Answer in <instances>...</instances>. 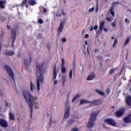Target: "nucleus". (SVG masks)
<instances>
[{"mask_svg":"<svg viewBox=\"0 0 131 131\" xmlns=\"http://www.w3.org/2000/svg\"><path fill=\"white\" fill-rule=\"evenodd\" d=\"M104 31H105V32H108V30H107V29H106V28H104Z\"/></svg>","mask_w":131,"mask_h":131,"instance_id":"56","label":"nucleus"},{"mask_svg":"<svg viewBox=\"0 0 131 131\" xmlns=\"http://www.w3.org/2000/svg\"><path fill=\"white\" fill-rule=\"evenodd\" d=\"M29 5H30V6H35L36 4V1L34 0H29L28 1Z\"/></svg>","mask_w":131,"mask_h":131,"instance_id":"20","label":"nucleus"},{"mask_svg":"<svg viewBox=\"0 0 131 131\" xmlns=\"http://www.w3.org/2000/svg\"><path fill=\"white\" fill-rule=\"evenodd\" d=\"M93 27H92L91 28H90V31H92V30H93Z\"/></svg>","mask_w":131,"mask_h":131,"instance_id":"59","label":"nucleus"},{"mask_svg":"<svg viewBox=\"0 0 131 131\" xmlns=\"http://www.w3.org/2000/svg\"><path fill=\"white\" fill-rule=\"evenodd\" d=\"M124 122L125 123H129L131 122V114L127 116L124 119Z\"/></svg>","mask_w":131,"mask_h":131,"instance_id":"16","label":"nucleus"},{"mask_svg":"<svg viewBox=\"0 0 131 131\" xmlns=\"http://www.w3.org/2000/svg\"><path fill=\"white\" fill-rule=\"evenodd\" d=\"M50 125H51V124H52V118H50Z\"/></svg>","mask_w":131,"mask_h":131,"instance_id":"57","label":"nucleus"},{"mask_svg":"<svg viewBox=\"0 0 131 131\" xmlns=\"http://www.w3.org/2000/svg\"><path fill=\"white\" fill-rule=\"evenodd\" d=\"M30 88L31 92H33V83H32V81L30 82Z\"/></svg>","mask_w":131,"mask_h":131,"instance_id":"33","label":"nucleus"},{"mask_svg":"<svg viewBox=\"0 0 131 131\" xmlns=\"http://www.w3.org/2000/svg\"><path fill=\"white\" fill-rule=\"evenodd\" d=\"M126 103L128 106H131V97L128 96L126 100Z\"/></svg>","mask_w":131,"mask_h":131,"instance_id":"19","label":"nucleus"},{"mask_svg":"<svg viewBox=\"0 0 131 131\" xmlns=\"http://www.w3.org/2000/svg\"><path fill=\"white\" fill-rule=\"evenodd\" d=\"M89 34H86L85 35V38H89Z\"/></svg>","mask_w":131,"mask_h":131,"instance_id":"52","label":"nucleus"},{"mask_svg":"<svg viewBox=\"0 0 131 131\" xmlns=\"http://www.w3.org/2000/svg\"><path fill=\"white\" fill-rule=\"evenodd\" d=\"M14 53L11 51H8L7 52H5V55H8V56H13Z\"/></svg>","mask_w":131,"mask_h":131,"instance_id":"23","label":"nucleus"},{"mask_svg":"<svg viewBox=\"0 0 131 131\" xmlns=\"http://www.w3.org/2000/svg\"><path fill=\"white\" fill-rule=\"evenodd\" d=\"M57 64H55L53 67V78L52 80H55L57 78Z\"/></svg>","mask_w":131,"mask_h":131,"instance_id":"12","label":"nucleus"},{"mask_svg":"<svg viewBox=\"0 0 131 131\" xmlns=\"http://www.w3.org/2000/svg\"><path fill=\"white\" fill-rule=\"evenodd\" d=\"M31 61H32V58L30 55H28V57L26 58L24 60V65L25 66L24 68L26 70H27L30 66L31 65Z\"/></svg>","mask_w":131,"mask_h":131,"instance_id":"4","label":"nucleus"},{"mask_svg":"<svg viewBox=\"0 0 131 131\" xmlns=\"http://www.w3.org/2000/svg\"><path fill=\"white\" fill-rule=\"evenodd\" d=\"M125 112V108H120L119 111L116 112V115L118 116V117H121V116H123V114H124Z\"/></svg>","mask_w":131,"mask_h":131,"instance_id":"11","label":"nucleus"},{"mask_svg":"<svg viewBox=\"0 0 131 131\" xmlns=\"http://www.w3.org/2000/svg\"><path fill=\"white\" fill-rule=\"evenodd\" d=\"M121 73H122V71H120V74H121Z\"/></svg>","mask_w":131,"mask_h":131,"instance_id":"62","label":"nucleus"},{"mask_svg":"<svg viewBox=\"0 0 131 131\" xmlns=\"http://www.w3.org/2000/svg\"><path fill=\"white\" fill-rule=\"evenodd\" d=\"M0 126L3 127H8V122H7L5 119L0 118Z\"/></svg>","mask_w":131,"mask_h":131,"instance_id":"13","label":"nucleus"},{"mask_svg":"<svg viewBox=\"0 0 131 131\" xmlns=\"http://www.w3.org/2000/svg\"><path fill=\"white\" fill-rule=\"evenodd\" d=\"M61 41L62 42H66V41H67V40L66 39V38H62L61 39Z\"/></svg>","mask_w":131,"mask_h":131,"instance_id":"39","label":"nucleus"},{"mask_svg":"<svg viewBox=\"0 0 131 131\" xmlns=\"http://www.w3.org/2000/svg\"><path fill=\"white\" fill-rule=\"evenodd\" d=\"M87 53L88 55H91V53L90 52V50H89V47L87 48Z\"/></svg>","mask_w":131,"mask_h":131,"instance_id":"48","label":"nucleus"},{"mask_svg":"<svg viewBox=\"0 0 131 131\" xmlns=\"http://www.w3.org/2000/svg\"><path fill=\"white\" fill-rule=\"evenodd\" d=\"M43 13H47V9L46 8H43Z\"/></svg>","mask_w":131,"mask_h":131,"instance_id":"50","label":"nucleus"},{"mask_svg":"<svg viewBox=\"0 0 131 131\" xmlns=\"http://www.w3.org/2000/svg\"><path fill=\"white\" fill-rule=\"evenodd\" d=\"M106 94H107V95H109V94H110V89H107L106 90Z\"/></svg>","mask_w":131,"mask_h":131,"instance_id":"43","label":"nucleus"},{"mask_svg":"<svg viewBox=\"0 0 131 131\" xmlns=\"http://www.w3.org/2000/svg\"><path fill=\"white\" fill-rule=\"evenodd\" d=\"M125 22H127L128 23H129V21L128 20V19H127V18L125 19Z\"/></svg>","mask_w":131,"mask_h":131,"instance_id":"54","label":"nucleus"},{"mask_svg":"<svg viewBox=\"0 0 131 131\" xmlns=\"http://www.w3.org/2000/svg\"><path fill=\"white\" fill-rule=\"evenodd\" d=\"M57 17H61L62 16V13H59V12H57L56 13Z\"/></svg>","mask_w":131,"mask_h":131,"instance_id":"38","label":"nucleus"},{"mask_svg":"<svg viewBox=\"0 0 131 131\" xmlns=\"http://www.w3.org/2000/svg\"><path fill=\"white\" fill-rule=\"evenodd\" d=\"M17 33V29L16 28H12L11 31V38H12V43L13 47H14V43L16 40V34Z\"/></svg>","mask_w":131,"mask_h":131,"instance_id":"6","label":"nucleus"},{"mask_svg":"<svg viewBox=\"0 0 131 131\" xmlns=\"http://www.w3.org/2000/svg\"><path fill=\"white\" fill-rule=\"evenodd\" d=\"M101 104H102V100H101V99L95 100L90 102L91 107L98 106L99 105H101Z\"/></svg>","mask_w":131,"mask_h":131,"instance_id":"9","label":"nucleus"},{"mask_svg":"<svg viewBox=\"0 0 131 131\" xmlns=\"http://www.w3.org/2000/svg\"><path fill=\"white\" fill-rule=\"evenodd\" d=\"M43 66H45L44 63H41V64L37 65L36 66V71L37 73H39V75L38 79L37 80V91H39L40 90V83L43 82V74L45 73V71L43 70Z\"/></svg>","mask_w":131,"mask_h":131,"instance_id":"2","label":"nucleus"},{"mask_svg":"<svg viewBox=\"0 0 131 131\" xmlns=\"http://www.w3.org/2000/svg\"><path fill=\"white\" fill-rule=\"evenodd\" d=\"M85 46H88V41L86 40L85 41Z\"/></svg>","mask_w":131,"mask_h":131,"instance_id":"58","label":"nucleus"},{"mask_svg":"<svg viewBox=\"0 0 131 131\" xmlns=\"http://www.w3.org/2000/svg\"><path fill=\"white\" fill-rule=\"evenodd\" d=\"M119 4H120L119 2H114L112 5V7L110 8V14L113 17H114V16H115V11H114V6H116V5H119Z\"/></svg>","mask_w":131,"mask_h":131,"instance_id":"8","label":"nucleus"},{"mask_svg":"<svg viewBox=\"0 0 131 131\" xmlns=\"http://www.w3.org/2000/svg\"><path fill=\"white\" fill-rule=\"evenodd\" d=\"M115 70H117V68L112 69L109 72V74H113V73H114V71H115Z\"/></svg>","mask_w":131,"mask_h":131,"instance_id":"29","label":"nucleus"},{"mask_svg":"<svg viewBox=\"0 0 131 131\" xmlns=\"http://www.w3.org/2000/svg\"><path fill=\"white\" fill-rule=\"evenodd\" d=\"M78 98H79V94H76L75 95V96L73 98L72 102V103H73L75 101V100H76V99H77Z\"/></svg>","mask_w":131,"mask_h":131,"instance_id":"30","label":"nucleus"},{"mask_svg":"<svg viewBox=\"0 0 131 131\" xmlns=\"http://www.w3.org/2000/svg\"><path fill=\"white\" fill-rule=\"evenodd\" d=\"M95 78V74H93L92 75H90L89 76L87 80H92Z\"/></svg>","mask_w":131,"mask_h":131,"instance_id":"25","label":"nucleus"},{"mask_svg":"<svg viewBox=\"0 0 131 131\" xmlns=\"http://www.w3.org/2000/svg\"><path fill=\"white\" fill-rule=\"evenodd\" d=\"M9 114L10 120H15V116L12 113H9Z\"/></svg>","mask_w":131,"mask_h":131,"instance_id":"22","label":"nucleus"},{"mask_svg":"<svg viewBox=\"0 0 131 131\" xmlns=\"http://www.w3.org/2000/svg\"><path fill=\"white\" fill-rule=\"evenodd\" d=\"M96 93H98L99 95L100 96H105V93L102 91H100V90L96 89Z\"/></svg>","mask_w":131,"mask_h":131,"instance_id":"24","label":"nucleus"},{"mask_svg":"<svg viewBox=\"0 0 131 131\" xmlns=\"http://www.w3.org/2000/svg\"><path fill=\"white\" fill-rule=\"evenodd\" d=\"M104 122L107 124L108 125H111L112 126H116V122L112 118H107L104 120Z\"/></svg>","mask_w":131,"mask_h":131,"instance_id":"7","label":"nucleus"},{"mask_svg":"<svg viewBox=\"0 0 131 131\" xmlns=\"http://www.w3.org/2000/svg\"><path fill=\"white\" fill-rule=\"evenodd\" d=\"M61 71L62 73H63V74H65V73H66V68H65V60L63 58L62 59Z\"/></svg>","mask_w":131,"mask_h":131,"instance_id":"15","label":"nucleus"},{"mask_svg":"<svg viewBox=\"0 0 131 131\" xmlns=\"http://www.w3.org/2000/svg\"><path fill=\"white\" fill-rule=\"evenodd\" d=\"M26 4H27V0L23 1L21 4V7H22V8H23V7H24V6H25V5H26Z\"/></svg>","mask_w":131,"mask_h":131,"instance_id":"32","label":"nucleus"},{"mask_svg":"<svg viewBox=\"0 0 131 131\" xmlns=\"http://www.w3.org/2000/svg\"><path fill=\"white\" fill-rule=\"evenodd\" d=\"M104 25H105V21H100L99 24V30H100V31H102V30H103V29H104Z\"/></svg>","mask_w":131,"mask_h":131,"instance_id":"18","label":"nucleus"},{"mask_svg":"<svg viewBox=\"0 0 131 131\" xmlns=\"http://www.w3.org/2000/svg\"><path fill=\"white\" fill-rule=\"evenodd\" d=\"M62 14L63 15V16H66V13H65V12H64V11L63 10V9H62Z\"/></svg>","mask_w":131,"mask_h":131,"instance_id":"51","label":"nucleus"},{"mask_svg":"<svg viewBox=\"0 0 131 131\" xmlns=\"http://www.w3.org/2000/svg\"><path fill=\"white\" fill-rule=\"evenodd\" d=\"M69 112H70V107L69 106L66 109V111H65V113L63 117V118H64V119H67V118L69 117V115H70Z\"/></svg>","mask_w":131,"mask_h":131,"instance_id":"14","label":"nucleus"},{"mask_svg":"<svg viewBox=\"0 0 131 131\" xmlns=\"http://www.w3.org/2000/svg\"><path fill=\"white\" fill-rule=\"evenodd\" d=\"M4 69L6 70V71H7L9 76L12 78V80L14 81V83L15 84V77H14V72H13V70L11 69V68H10V67L7 65L4 67Z\"/></svg>","mask_w":131,"mask_h":131,"instance_id":"5","label":"nucleus"},{"mask_svg":"<svg viewBox=\"0 0 131 131\" xmlns=\"http://www.w3.org/2000/svg\"><path fill=\"white\" fill-rule=\"evenodd\" d=\"M64 22L61 21L59 25L58 28L57 29V35L59 36L61 33H62V31H63V29H64Z\"/></svg>","mask_w":131,"mask_h":131,"instance_id":"10","label":"nucleus"},{"mask_svg":"<svg viewBox=\"0 0 131 131\" xmlns=\"http://www.w3.org/2000/svg\"><path fill=\"white\" fill-rule=\"evenodd\" d=\"M84 49H85V45H84Z\"/></svg>","mask_w":131,"mask_h":131,"instance_id":"63","label":"nucleus"},{"mask_svg":"<svg viewBox=\"0 0 131 131\" xmlns=\"http://www.w3.org/2000/svg\"><path fill=\"white\" fill-rule=\"evenodd\" d=\"M74 122V121H73L72 120H70L69 121V124H72V123H73Z\"/></svg>","mask_w":131,"mask_h":131,"instance_id":"41","label":"nucleus"},{"mask_svg":"<svg viewBox=\"0 0 131 131\" xmlns=\"http://www.w3.org/2000/svg\"><path fill=\"white\" fill-rule=\"evenodd\" d=\"M38 22L39 24H43V20H42V19L40 18L38 20Z\"/></svg>","mask_w":131,"mask_h":131,"instance_id":"34","label":"nucleus"},{"mask_svg":"<svg viewBox=\"0 0 131 131\" xmlns=\"http://www.w3.org/2000/svg\"><path fill=\"white\" fill-rule=\"evenodd\" d=\"M98 26H94L93 28L94 30H97V29H98Z\"/></svg>","mask_w":131,"mask_h":131,"instance_id":"46","label":"nucleus"},{"mask_svg":"<svg viewBox=\"0 0 131 131\" xmlns=\"http://www.w3.org/2000/svg\"><path fill=\"white\" fill-rule=\"evenodd\" d=\"M106 20L107 21H108V22H111V21L112 20V19H111V18H109V17H106Z\"/></svg>","mask_w":131,"mask_h":131,"instance_id":"45","label":"nucleus"},{"mask_svg":"<svg viewBox=\"0 0 131 131\" xmlns=\"http://www.w3.org/2000/svg\"><path fill=\"white\" fill-rule=\"evenodd\" d=\"M6 19H7L6 17H4V16H3L2 15L0 16V20L2 22H5V21H6Z\"/></svg>","mask_w":131,"mask_h":131,"instance_id":"31","label":"nucleus"},{"mask_svg":"<svg viewBox=\"0 0 131 131\" xmlns=\"http://www.w3.org/2000/svg\"><path fill=\"white\" fill-rule=\"evenodd\" d=\"M5 105L6 107H8V106H9V103L7 102V100H5Z\"/></svg>","mask_w":131,"mask_h":131,"instance_id":"49","label":"nucleus"},{"mask_svg":"<svg viewBox=\"0 0 131 131\" xmlns=\"http://www.w3.org/2000/svg\"><path fill=\"white\" fill-rule=\"evenodd\" d=\"M99 113H92L89 120V122L87 124V127L88 128H93L95 125V122L97 119V116Z\"/></svg>","mask_w":131,"mask_h":131,"instance_id":"3","label":"nucleus"},{"mask_svg":"<svg viewBox=\"0 0 131 131\" xmlns=\"http://www.w3.org/2000/svg\"><path fill=\"white\" fill-rule=\"evenodd\" d=\"M95 11H96V13L98 12V11H99V8L98 7V3L97 4V6L95 8Z\"/></svg>","mask_w":131,"mask_h":131,"instance_id":"42","label":"nucleus"},{"mask_svg":"<svg viewBox=\"0 0 131 131\" xmlns=\"http://www.w3.org/2000/svg\"><path fill=\"white\" fill-rule=\"evenodd\" d=\"M7 29H8V30H10V29H11V26H7Z\"/></svg>","mask_w":131,"mask_h":131,"instance_id":"55","label":"nucleus"},{"mask_svg":"<svg viewBox=\"0 0 131 131\" xmlns=\"http://www.w3.org/2000/svg\"><path fill=\"white\" fill-rule=\"evenodd\" d=\"M111 25H112V27H115L116 26V25H115V24H114V23H112Z\"/></svg>","mask_w":131,"mask_h":131,"instance_id":"47","label":"nucleus"},{"mask_svg":"<svg viewBox=\"0 0 131 131\" xmlns=\"http://www.w3.org/2000/svg\"><path fill=\"white\" fill-rule=\"evenodd\" d=\"M35 109H37V106H35Z\"/></svg>","mask_w":131,"mask_h":131,"instance_id":"64","label":"nucleus"},{"mask_svg":"<svg viewBox=\"0 0 131 131\" xmlns=\"http://www.w3.org/2000/svg\"><path fill=\"white\" fill-rule=\"evenodd\" d=\"M88 103L91 104V102L85 99H81L79 105H82L83 104H88Z\"/></svg>","mask_w":131,"mask_h":131,"instance_id":"17","label":"nucleus"},{"mask_svg":"<svg viewBox=\"0 0 131 131\" xmlns=\"http://www.w3.org/2000/svg\"><path fill=\"white\" fill-rule=\"evenodd\" d=\"M47 48L49 50H50V49H51V45L50 43H47Z\"/></svg>","mask_w":131,"mask_h":131,"instance_id":"37","label":"nucleus"},{"mask_svg":"<svg viewBox=\"0 0 131 131\" xmlns=\"http://www.w3.org/2000/svg\"><path fill=\"white\" fill-rule=\"evenodd\" d=\"M58 83V81L57 80H55L54 81L53 84H57Z\"/></svg>","mask_w":131,"mask_h":131,"instance_id":"53","label":"nucleus"},{"mask_svg":"<svg viewBox=\"0 0 131 131\" xmlns=\"http://www.w3.org/2000/svg\"><path fill=\"white\" fill-rule=\"evenodd\" d=\"M95 11V8L94 7H92L89 10V12H94Z\"/></svg>","mask_w":131,"mask_h":131,"instance_id":"36","label":"nucleus"},{"mask_svg":"<svg viewBox=\"0 0 131 131\" xmlns=\"http://www.w3.org/2000/svg\"><path fill=\"white\" fill-rule=\"evenodd\" d=\"M94 53H98L99 52V49H95L93 51Z\"/></svg>","mask_w":131,"mask_h":131,"instance_id":"44","label":"nucleus"},{"mask_svg":"<svg viewBox=\"0 0 131 131\" xmlns=\"http://www.w3.org/2000/svg\"><path fill=\"white\" fill-rule=\"evenodd\" d=\"M6 3V2L5 1H0V8L1 9H5V4Z\"/></svg>","mask_w":131,"mask_h":131,"instance_id":"21","label":"nucleus"},{"mask_svg":"<svg viewBox=\"0 0 131 131\" xmlns=\"http://www.w3.org/2000/svg\"><path fill=\"white\" fill-rule=\"evenodd\" d=\"M62 86H64L65 85V82H66V76L62 77Z\"/></svg>","mask_w":131,"mask_h":131,"instance_id":"27","label":"nucleus"},{"mask_svg":"<svg viewBox=\"0 0 131 131\" xmlns=\"http://www.w3.org/2000/svg\"><path fill=\"white\" fill-rule=\"evenodd\" d=\"M130 40V37H127L126 40L125 41L124 46H127Z\"/></svg>","mask_w":131,"mask_h":131,"instance_id":"26","label":"nucleus"},{"mask_svg":"<svg viewBox=\"0 0 131 131\" xmlns=\"http://www.w3.org/2000/svg\"><path fill=\"white\" fill-rule=\"evenodd\" d=\"M71 131H78V129L77 128H73L71 129Z\"/></svg>","mask_w":131,"mask_h":131,"instance_id":"40","label":"nucleus"},{"mask_svg":"<svg viewBox=\"0 0 131 131\" xmlns=\"http://www.w3.org/2000/svg\"><path fill=\"white\" fill-rule=\"evenodd\" d=\"M117 43H118V39H117V38H115L113 43V48H114Z\"/></svg>","mask_w":131,"mask_h":131,"instance_id":"28","label":"nucleus"},{"mask_svg":"<svg viewBox=\"0 0 131 131\" xmlns=\"http://www.w3.org/2000/svg\"><path fill=\"white\" fill-rule=\"evenodd\" d=\"M111 38L112 39H114L115 38L114 37H112Z\"/></svg>","mask_w":131,"mask_h":131,"instance_id":"60","label":"nucleus"},{"mask_svg":"<svg viewBox=\"0 0 131 131\" xmlns=\"http://www.w3.org/2000/svg\"><path fill=\"white\" fill-rule=\"evenodd\" d=\"M23 96L27 102L28 101L29 109L31 111L30 117H32V112L33 110V105H36V100H37V97H33L29 91H24Z\"/></svg>","mask_w":131,"mask_h":131,"instance_id":"1","label":"nucleus"},{"mask_svg":"<svg viewBox=\"0 0 131 131\" xmlns=\"http://www.w3.org/2000/svg\"><path fill=\"white\" fill-rule=\"evenodd\" d=\"M69 76H70V78H72V70H71L70 71Z\"/></svg>","mask_w":131,"mask_h":131,"instance_id":"35","label":"nucleus"},{"mask_svg":"<svg viewBox=\"0 0 131 131\" xmlns=\"http://www.w3.org/2000/svg\"><path fill=\"white\" fill-rule=\"evenodd\" d=\"M128 82L130 83V82H131V79H129V80H128Z\"/></svg>","mask_w":131,"mask_h":131,"instance_id":"61","label":"nucleus"}]
</instances>
